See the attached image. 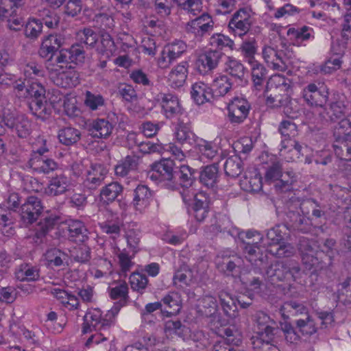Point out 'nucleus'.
<instances>
[{
    "instance_id": "nucleus-21",
    "label": "nucleus",
    "mask_w": 351,
    "mask_h": 351,
    "mask_svg": "<svg viewBox=\"0 0 351 351\" xmlns=\"http://www.w3.org/2000/svg\"><path fill=\"white\" fill-rule=\"evenodd\" d=\"M152 199V193L145 185H138L134 191L132 201L134 208L139 211H144L150 204Z\"/></svg>"
},
{
    "instance_id": "nucleus-27",
    "label": "nucleus",
    "mask_w": 351,
    "mask_h": 351,
    "mask_svg": "<svg viewBox=\"0 0 351 351\" xmlns=\"http://www.w3.org/2000/svg\"><path fill=\"white\" fill-rule=\"evenodd\" d=\"M10 117L13 120V125L8 126L14 129L20 138H26L31 131V123L27 118L23 114H18L10 110Z\"/></svg>"
},
{
    "instance_id": "nucleus-59",
    "label": "nucleus",
    "mask_w": 351,
    "mask_h": 351,
    "mask_svg": "<svg viewBox=\"0 0 351 351\" xmlns=\"http://www.w3.org/2000/svg\"><path fill=\"white\" fill-rule=\"evenodd\" d=\"M179 180L180 185L184 189H191L190 187L194 182L193 171L188 165H182L179 167Z\"/></svg>"
},
{
    "instance_id": "nucleus-45",
    "label": "nucleus",
    "mask_w": 351,
    "mask_h": 351,
    "mask_svg": "<svg viewBox=\"0 0 351 351\" xmlns=\"http://www.w3.org/2000/svg\"><path fill=\"white\" fill-rule=\"evenodd\" d=\"M137 167V159L135 156H128L116 165L114 171L118 176L124 177L134 171Z\"/></svg>"
},
{
    "instance_id": "nucleus-36",
    "label": "nucleus",
    "mask_w": 351,
    "mask_h": 351,
    "mask_svg": "<svg viewBox=\"0 0 351 351\" xmlns=\"http://www.w3.org/2000/svg\"><path fill=\"white\" fill-rule=\"evenodd\" d=\"M346 110V104L344 99H339L330 102L326 108V112L331 121H336L344 117Z\"/></svg>"
},
{
    "instance_id": "nucleus-42",
    "label": "nucleus",
    "mask_w": 351,
    "mask_h": 351,
    "mask_svg": "<svg viewBox=\"0 0 351 351\" xmlns=\"http://www.w3.org/2000/svg\"><path fill=\"white\" fill-rule=\"evenodd\" d=\"M289 92L271 90V93L267 97L266 104L273 108H282L289 102Z\"/></svg>"
},
{
    "instance_id": "nucleus-50",
    "label": "nucleus",
    "mask_w": 351,
    "mask_h": 351,
    "mask_svg": "<svg viewBox=\"0 0 351 351\" xmlns=\"http://www.w3.org/2000/svg\"><path fill=\"white\" fill-rule=\"evenodd\" d=\"M76 36L78 41L90 47H95L99 39L98 34L90 27L79 30Z\"/></svg>"
},
{
    "instance_id": "nucleus-13",
    "label": "nucleus",
    "mask_w": 351,
    "mask_h": 351,
    "mask_svg": "<svg viewBox=\"0 0 351 351\" xmlns=\"http://www.w3.org/2000/svg\"><path fill=\"white\" fill-rule=\"evenodd\" d=\"M263 58L267 66L277 71H283L287 69L285 54L270 46H265L262 49Z\"/></svg>"
},
{
    "instance_id": "nucleus-39",
    "label": "nucleus",
    "mask_w": 351,
    "mask_h": 351,
    "mask_svg": "<svg viewBox=\"0 0 351 351\" xmlns=\"http://www.w3.org/2000/svg\"><path fill=\"white\" fill-rule=\"evenodd\" d=\"M29 109L32 114L38 119H46L51 114V108L45 99L32 100Z\"/></svg>"
},
{
    "instance_id": "nucleus-23",
    "label": "nucleus",
    "mask_w": 351,
    "mask_h": 351,
    "mask_svg": "<svg viewBox=\"0 0 351 351\" xmlns=\"http://www.w3.org/2000/svg\"><path fill=\"white\" fill-rule=\"evenodd\" d=\"M195 149L201 160H213L219 150V146L213 141H208L203 138L197 139L195 142Z\"/></svg>"
},
{
    "instance_id": "nucleus-12",
    "label": "nucleus",
    "mask_w": 351,
    "mask_h": 351,
    "mask_svg": "<svg viewBox=\"0 0 351 351\" xmlns=\"http://www.w3.org/2000/svg\"><path fill=\"white\" fill-rule=\"evenodd\" d=\"M214 22L212 17L206 13L189 21L185 26L188 33L194 34L195 37H202L213 30Z\"/></svg>"
},
{
    "instance_id": "nucleus-26",
    "label": "nucleus",
    "mask_w": 351,
    "mask_h": 351,
    "mask_svg": "<svg viewBox=\"0 0 351 351\" xmlns=\"http://www.w3.org/2000/svg\"><path fill=\"white\" fill-rule=\"evenodd\" d=\"M69 179L64 174L57 175L53 177L47 187L45 189V193L51 196H57L64 193L69 186Z\"/></svg>"
},
{
    "instance_id": "nucleus-28",
    "label": "nucleus",
    "mask_w": 351,
    "mask_h": 351,
    "mask_svg": "<svg viewBox=\"0 0 351 351\" xmlns=\"http://www.w3.org/2000/svg\"><path fill=\"white\" fill-rule=\"evenodd\" d=\"M280 313L285 318H289L291 316L305 315L309 314L308 308L302 303L296 301L291 300L285 302L280 308Z\"/></svg>"
},
{
    "instance_id": "nucleus-37",
    "label": "nucleus",
    "mask_w": 351,
    "mask_h": 351,
    "mask_svg": "<svg viewBox=\"0 0 351 351\" xmlns=\"http://www.w3.org/2000/svg\"><path fill=\"white\" fill-rule=\"evenodd\" d=\"M239 50L245 61L248 64L257 61L255 58L257 52V43L254 38L243 40Z\"/></svg>"
},
{
    "instance_id": "nucleus-53",
    "label": "nucleus",
    "mask_w": 351,
    "mask_h": 351,
    "mask_svg": "<svg viewBox=\"0 0 351 351\" xmlns=\"http://www.w3.org/2000/svg\"><path fill=\"white\" fill-rule=\"evenodd\" d=\"M70 256L75 261L85 263L90 258V248L85 243H76V245L69 249Z\"/></svg>"
},
{
    "instance_id": "nucleus-29",
    "label": "nucleus",
    "mask_w": 351,
    "mask_h": 351,
    "mask_svg": "<svg viewBox=\"0 0 351 351\" xmlns=\"http://www.w3.org/2000/svg\"><path fill=\"white\" fill-rule=\"evenodd\" d=\"M81 132L71 126L63 127L58 132V138L60 143L66 146H71L76 144L81 139Z\"/></svg>"
},
{
    "instance_id": "nucleus-24",
    "label": "nucleus",
    "mask_w": 351,
    "mask_h": 351,
    "mask_svg": "<svg viewBox=\"0 0 351 351\" xmlns=\"http://www.w3.org/2000/svg\"><path fill=\"white\" fill-rule=\"evenodd\" d=\"M189 64L182 62L175 66L168 75L169 86L173 88H179L184 85L188 75Z\"/></svg>"
},
{
    "instance_id": "nucleus-52",
    "label": "nucleus",
    "mask_w": 351,
    "mask_h": 351,
    "mask_svg": "<svg viewBox=\"0 0 351 351\" xmlns=\"http://www.w3.org/2000/svg\"><path fill=\"white\" fill-rule=\"evenodd\" d=\"M14 223L13 213L10 210H6L0 206V229L2 233L9 236L12 234V226Z\"/></svg>"
},
{
    "instance_id": "nucleus-22",
    "label": "nucleus",
    "mask_w": 351,
    "mask_h": 351,
    "mask_svg": "<svg viewBox=\"0 0 351 351\" xmlns=\"http://www.w3.org/2000/svg\"><path fill=\"white\" fill-rule=\"evenodd\" d=\"M113 126L110 121L105 119H97L88 125V132L93 138H106L112 132Z\"/></svg>"
},
{
    "instance_id": "nucleus-19",
    "label": "nucleus",
    "mask_w": 351,
    "mask_h": 351,
    "mask_svg": "<svg viewBox=\"0 0 351 351\" xmlns=\"http://www.w3.org/2000/svg\"><path fill=\"white\" fill-rule=\"evenodd\" d=\"M318 243H300L299 250L306 269L310 270L317 263Z\"/></svg>"
},
{
    "instance_id": "nucleus-16",
    "label": "nucleus",
    "mask_w": 351,
    "mask_h": 351,
    "mask_svg": "<svg viewBox=\"0 0 351 351\" xmlns=\"http://www.w3.org/2000/svg\"><path fill=\"white\" fill-rule=\"evenodd\" d=\"M156 99L161 106L167 118H172L182 110L179 100L176 95L160 93L156 95Z\"/></svg>"
},
{
    "instance_id": "nucleus-54",
    "label": "nucleus",
    "mask_w": 351,
    "mask_h": 351,
    "mask_svg": "<svg viewBox=\"0 0 351 351\" xmlns=\"http://www.w3.org/2000/svg\"><path fill=\"white\" fill-rule=\"evenodd\" d=\"M267 237L271 241H286L290 239V231L285 225H278L268 231Z\"/></svg>"
},
{
    "instance_id": "nucleus-10",
    "label": "nucleus",
    "mask_w": 351,
    "mask_h": 351,
    "mask_svg": "<svg viewBox=\"0 0 351 351\" xmlns=\"http://www.w3.org/2000/svg\"><path fill=\"white\" fill-rule=\"evenodd\" d=\"M227 108L228 117L230 123L240 124L247 118L250 105L245 98L234 97L228 103Z\"/></svg>"
},
{
    "instance_id": "nucleus-44",
    "label": "nucleus",
    "mask_w": 351,
    "mask_h": 351,
    "mask_svg": "<svg viewBox=\"0 0 351 351\" xmlns=\"http://www.w3.org/2000/svg\"><path fill=\"white\" fill-rule=\"evenodd\" d=\"M351 117L340 119V121L333 129V136L336 140L351 137Z\"/></svg>"
},
{
    "instance_id": "nucleus-34",
    "label": "nucleus",
    "mask_w": 351,
    "mask_h": 351,
    "mask_svg": "<svg viewBox=\"0 0 351 351\" xmlns=\"http://www.w3.org/2000/svg\"><path fill=\"white\" fill-rule=\"evenodd\" d=\"M232 84L226 75L216 77L212 83V90L214 97H223L232 89Z\"/></svg>"
},
{
    "instance_id": "nucleus-4",
    "label": "nucleus",
    "mask_w": 351,
    "mask_h": 351,
    "mask_svg": "<svg viewBox=\"0 0 351 351\" xmlns=\"http://www.w3.org/2000/svg\"><path fill=\"white\" fill-rule=\"evenodd\" d=\"M175 163L171 158H162L152 165L148 176L152 180L170 189L176 187Z\"/></svg>"
},
{
    "instance_id": "nucleus-48",
    "label": "nucleus",
    "mask_w": 351,
    "mask_h": 351,
    "mask_svg": "<svg viewBox=\"0 0 351 351\" xmlns=\"http://www.w3.org/2000/svg\"><path fill=\"white\" fill-rule=\"evenodd\" d=\"M274 325L270 324L258 330V335L252 339L254 346H259L263 343H271L273 341L276 330Z\"/></svg>"
},
{
    "instance_id": "nucleus-18",
    "label": "nucleus",
    "mask_w": 351,
    "mask_h": 351,
    "mask_svg": "<svg viewBox=\"0 0 351 351\" xmlns=\"http://www.w3.org/2000/svg\"><path fill=\"white\" fill-rule=\"evenodd\" d=\"M107 173V169L102 165L92 164L86 171L84 185L90 189H96L101 184Z\"/></svg>"
},
{
    "instance_id": "nucleus-43",
    "label": "nucleus",
    "mask_w": 351,
    "mask_h": 351,
    "mask_svg": "<svg viewBox=\"0 0 351 351\" xmlns=\"http://www.w3.org/2000/svg\"><path fill=\"white\" fill-rule=\"evenodd\" d=\"M100 41L97 43V50L109 58L116 51V47L111 36L104 32L101 34Z\"/></svg>"
},
{
    "instance_id": "nucleus-1",
    "label": "nucleus",
    "mask_w": 351,
    "mask_h": 351,
    "mask_svg": "<svg viewBox=\"0 0 351 351\" xmlns=\"http://www.w3.org/2000/svg\"><path fill=\"white\" fill-rule=\"evenodd\" d=\"M281 135L285 137L281 141L280 155L285 158L287 162L300 158L304 154L303 147L295 140L291 139L297 134V126L291 121H282L278 128Z\"/></svg>"
},
{
    "instance_id": "nucleus-7",
    "label": "nucleus",
    "mask_w": 351,
    "mask_h": 351,
    "mask_svg": "<svg viewBox=\"0 0 351 351\" xmlns=\"http://www.w3.org/2000/svg\"><path fill=\"white\" fill-rule=\"evenodd\" d=\"M114 323L112 313H108L103 318L101 312L98 308L91 309L84 315L82 330L84 333L94 330L106 331Z\"/></svg>"
},
{
    "instance_id": "nucleus-30",
    "label": "nucleus",
    "mask_w": 351,
    "mask_h": 351,
    "mask_svg": "<svg viewBox=\"0 0 351 351\" xmlns=\"http://www.w3.org/2000/svg\"><path fill=\"white\" fill-rule=\"evenodd\" d=\"M219 179V167L217 164L206 166L200 172L199 181L207 188H214Z\"/></svg>"
},
{
    "instance_id": "nucleus-56",
    "label": "nucleus",
    "mask_w": 351,
    "mask_h": 351,
    "mask_svg": "<svg viewBox=\"0 0 351 351\" xmlns=\"http://www.w3.org/2000/svg\"><path fill=\"white\" fill-rule=\"evenodd\" d=\"M252 70V77L254 86L259 89L265 79L266 70L258 61L249 64Z\"/></svg>"
},
{
    "instance_id": "nucleus-5",
    "label": "nucleus",
    "mask_w": 351,
    "mask_h": 351,
    "mask_svg": "<svg viewBox=\"0 0 351 351\" xmlns=\"http://www.w3.org/2000/svg\"><path fill=\"white\" fill-rule=\"evenodd\" d=\"M266 182H275L276 190L285 192L289 191L291 185L295 181V174L292 171L282 172V165L280 162H273L267 169L265 175Z\"/></svg>"
},
{
    "instance_id": "nucleus-40",
    "label": "nucleus",
    "mask_w": 351,
    "mask_h": 351,
    "mask_svg": "<svg viewBox=\"0 0 351 351\" xmlns=\"http://www.w3.org/2000/svg\"><path fill=\"white\" fill-rule=\"evenodd\" d=\"M291 84V80L284 75H274L267 82V88L274 91L289 92Z\"/></svg>"
},
{
    "instance_id": "nucleus-64",
    "label": "nucleus",
    "mask_w": 351,
    "mask_h": 351,
    "mask_svg": "<svg viewBox=\"0 0 351 351\" xmlns=\"http://www.w3.org/2000/svg\"><path fill=\"white\" fill-rule=\"evenodd\" d=\"M337 298L339 302L343 304H351V283L347 279L339 286Z\"/></svg>"
},
{
    "instance_id": "nucleus-41",
    "label": "nucleus",
    "mask_w": 351,
    "mask_h": 351,
    "mask_svg": "<svg viewBox=\"0 0 351 351\" xmlns=\"http://www.w3.org/2000/svg\"><path fill=\"white\" fill-rule=\"evenodd\" d=\"M20 281H36L39 278V269L28 264H22L15 273Z\"/></svg>"
},
{
    "instance_id": "nucleus-17",
    "label": "nucleus",
    "mask_w": 351,
    "mask_h": 351,
    "mask_svg": "<svg viewBox=\"0 0 351 351\" xmlns=\"http://www.w3.org/2000/svg\"><path fill=\"white\" fill-rule=\"evenodd\" d=\"M224 71L232 76L240 86H243L247 82L245 68L243 64L232 57H227L224 64Z\"/></svg>"
},
{
    "instance_id": "nucleus-55",
    "label": "nucleus",
    "mask_w": 351,
    "mask_h": 351,
    "mask_svg": "<svg viewBox=\"0 0 351 351\" xmlns=\"http://www.w3.org/2000/svg\"><path fill=\"white\" fill-rule=\"evenodd\" d=\"M161 302L171 310L170 314H176L181 308L182 300L178 292L169 293L162 299Z\"/></svg>"
},
{
    "instance_id": "nucleus-63",
    "label": "nucleus",
    "mask_w": 351,
    "mask_h": 351,
    "mask_svg": "<svg viewBox=\"0 0 351 351\" xmlns=\"http://www.w3.org/2000/svg\"><path fill=\"white\" fill-rule=\"evenodd\" d=\"M56 219L53 217H46L40 221L36 228L35 236L38 239H42L45 237L50 231L53 229Z\"/></svg>"
},
{
    "instance_id": "nucleus-15",
    "label": "nucleus",
    "mask_w": 351,
    "mask_h": 351,
    "mask_svg": "<svg viewBox=\"0 0 351 351\" xmlns=\"http://www.w3.org/2000/svg\"><path fill=\"white\" fill-rule=\"evenodd\" d=\"M302 97L310 107H322L326 103L328 96L323 94L314 83L306 85L302 90Z\"/></svg>"
},
{
    "instance_id": "nucleus-49",
    "label": "nucleus",
    "mask_w": 351,
    "mask_h": 351,
    "mask_svg": "<svg viewBox=\"0 0 351 351\" xmlns=\"http://www.w3.org/2000/svg\"><path fill=\"white\" fill-rule=\"evenodd\" d=\"M49 63L54 66L61 67V69L69 68L67 65L71 63V62L68 49H62L58 53H56L55 56H51L45 63L47 69Z\"/></svg>"
},
{
    "instance_id": "nucleus-47",
    "label": "nucleus",
    "mask_w": 351,
    "mask_h": 351,
    "mask_svg": "<svg viewBox=\"0 0 351 351\" xmlns=\"http://www.w3.org/2000/svg\"><path fill=\"white\" fill-rule=\"evenodd\" d=\"M122 189L121 185L118 182H111L101 189V198L104 202H112L122 192Z\"/></svg>"
},
{
    "instance_id": "nucleus-32",
    "label": "nucleus",
    "mask_w": 351,
    "mask_h": 351,
    "mask_svg": "<svg viewBox=\"0 0 351 351\" xmlns=\"http://www.w3.org/2000/svg\"><path fill=\"white\" fill-rule=\"evenodd\" d=\"M243 261L241 257L232 255L231 256H218L216 259L217 268L222 272L229 274L242 265Z\"/></svg>"
},
{
    "instance_id": "nucleus-6",
    "label": "nucleus",
    "mask_w": 351,
    "mask_h": 351,
    "mask_svg": "<svg viewBox=\"0 0 351 351\" xmlns=\"http://www.w3.org/2000/svg\"><path fill=\"white\" fill-rule=\"evenodd\" d=\"M47 71L51 80L58 86L72 88L80 84V75L71 66L69 68L61 69V67L49 63Z\"/></svg>"
},
{
    "instance_id": "nucleus-33",
    "label": "nucleus",
    "mask_w": 351,
    "mask_h": 351,
    "mask_svg": "<svg viewBox=\"0 0 351 351\" xmlns=\"http://www.w3.org/2000/svg\"><path fill=\"white\" fill-rule=\"evenodd\" d=\"M266 274L273 283L288 278L286 261H279L271 264L267 268Z\"/></svg>"
},
{
    "instance_id": "nucleus-3",
    "label": "nucleus",
    "mask_w": 351,
    "mask_h": 351,
    "mask_svg": "<svg viewBox=\"0 0 351 351\" xmlns=\"http://www.w3.org/2000/svg\"><path fill=\"white\" fill-rule=\"evenodd\" d=\"M183 202L188 206L189 213L201 222L208 214V197L204 193H195L193 189L180 191Z\"/></svg>"
},
{
    "instance_id": "nucleus-20",
    "label": "nucleus",
    "mask_w": 351,
    "mask_h": 351,
    "mask_svg": "<svg viewBox=\"0 0 351 351\" xmlns=\"http://www.w3.org/2000/svg\"><path fill=\"white\" fill-rule=\"evenodd\" d=\"M315 32L312 27L303 25L297 27H290L287 35L294 45L301 46L304 42L314 39Z\"/></svg>"
},
{
    "instance_id": "nucleus-8",
    "label": "nucleus",
    "mask_w": 351,
    "mask_h": 351,
    "mask_svg": "<svg viewBox=\"0 0 351 351\" xmlns=\"http://www.w3.org/2000/svg\"><path fill=\"white\" fill-rule=\"evenodd\" d=\"M252 9L243 7L235 12L228 23V27L235 34L242 36L250 30L252 25Z\"/></svg>"
},
{
    "instance_id": "nucleus-25",
    "label": "nucleus",
    "mask_w": 351,
    "mask_h": 351,
    "mask_svg": "<svg viewBox=\"0 0 351 351\" xmlns=\"http://www.w3.org/2000/svg\"><path fill=\"white\" fill-rule=\"evenodd\" d=\"M191 94L198 105L209 101L214 97L212 88L202 82H197L192 85Z\"/></svg>"
},
{
    "instance_id": "nucleus-46",
    "label": "nucleus",
    "mask_w": 351,
    "mask_h": 351,
    "mask_svg": "<svg viewBox=\"0 0 351 351\" xmlns=\"http://www.w3.org/2000/svg\"><path fill=\"white\" fill-rule=\"evenodd\" d=\"M165 330L169 335L175 334L183 339L186 338L190 333L189 328L184 325H182L181 322L179 320H169L166 322Z\"/></svg>"
},
{
    "instance_id": "nucleus-51",
    "label": "nucleus",
    "mask_w": 351,
    "mask_h": 351,
    "mask_svg": "<svg viewBox=\"0 0 351 351\" xmlns=\"http://www.w3.org/2000/svg\"><path fill=\"white\" fill-rule=\"evenodd\" d=\"M195 134L189 125L180 123L178 125L176 131V138L181 144H191L195 141Z\"/></svg>"
},
{
    "instance_id": "nucleus-60",
    "label": "nucleus",
    "mask_w": 351,
    "mask_h": 351,
    "mask_svg": "<svg viewBox=\"0 0 351 351\" xmlns=\"http://www.w3.org/2000/svg\"><path fill=\"white\" fill-rule=\"evenodd\" d=\"M224 171L227 176L236 178L242 172L241 161L237 157L227 158L224 164Z\"/></svg>"
},
{
    "instance_id": "nucleus-61",
    "label": "nucleus",
    "mask_w": 351,
    "mask_h": 351,
    "mask_svg": "<svg viewBox=\"0 0 351 351\" xmlns=\"http://www.w3.org/2000/svg\"><path fill=\"white\" fill-rule=\"evenodd\" d=\"M130 284L132 290L143 293L148 284L147 276L138 272H134L130 276Z\"/></svg>"
},
{
    "instance_id": "nucleus-11",
    "label": "nucleus",
    "mask_w": 351,
    "mask_h": 351,
    "mask_svg": "<svg viewBox=\"0 0 351 351\" xmlns=\"http://www.w3.org/2000/svg\"><path fill=\"white\" fill-rule=\"evenodd\" d=\"M43 210V206L39 198L35 196L27 197L20 209L23 223L26 225L33 223L38 219Z\"/></svg>"
},
{
    "instance_id": "nucleus-14",
    "label": "nucleus",
    "mask_w": 351,
    "mask_h": 351,
    "mask_svg": "<svg viewBox=\"0 0 351 351\" xmlns=\"http://www.w3.org/2000/svg\"><path fill=\"white\" fill-rule=\"evenodd\" d=\"M222 53L217 50H209L199 56L196 66L200 73L205 74L215 69L221 58Z\"/></svg>"
},
{
    "instance_id": "nucleus-58",
    "label": "nucleus",
    "mask_w": 351,
    "mask_h": 351,
    "mask_svg": "<svg viewBox=\"0 0 351 351\" xmlns=\"http://www.w3.org/2000/svg\"><path fill=\"white\" fill-rule=\"evenodd\" d=\"M84 103L86 108L94 111L103 106L104 105L105 100L103 96L100 94L93 93L92 92L87 90L85 93Z\"/></svg>"
},
{
    "instance_id": "nucleus-2",
    "label": "nucleus",
    "mask_w": 351,
    "mask_h": 351,
    "mask_svg": "<svg viewBox=\"0 0 351 351\" xmlns=\"http://www.w3.org/2000/svg\"><path fill=\"white\" fill-rule=\"evenodd\" d=\"M32 147L29 165L34 171L39 173H49L56 169V162L44 155L49 152L46 139L39 136L33 143Z\"/></svg>"
},
{
    "instance_id": "nucleus-38",
    "label": "nucleus",
    "mask_w": 351,
    "mask_h": 351,
    "mask_svg": "<svg viewBox=\"0 0 351 351\" xmlns=\"http://www.w3.org/2000/svg\"><path fill=\"white\" fill-rule=\"evenodd\" d=\"M242 182L245 185V189L248 191L258 192L263 186L262 177L256 169L247 172Z\"/></svg>"
},
{
    "instance_id": "nucleus-35",
    "label": "nucleus",
    "mask_w": 351,
    "mask_h": 351,
    "mask_svg": "<svg viewBox=\"0 0 351 351\" xmlns=\"http://www.w3.org/2000/svg\"><path fill=\"white\" fill-rule=\"evenodd\" d=\"M296 328L304 336H311L317 332V324L311 315L304 318H300L295 322Z\"/></svg>"
},
{
    "instance_id": "nucleus-62",
    "label": "nucleus",
    "mask_w": 351,
    "mask_h": 351,
    "mask_svg": "<svg viewBox=\"0 0 351 351\" xmlns=\"http://www.w3.org/2000/svg\"><path fill=\"white\" fill-rule=\"evenodd\" d=\"M77 104V100L75 95L67 94L64 97L62 106L69 117H75L80 114V110Z\"/></svg>"
},
{
    "instance_id": "nucleus-57",
    "label": "nucleus",
    "mask_w": 351,
    "mask_h": 351,
    "mask_svg": "<svg viewBox=\"0 0 351 351\" xmlns=\"http://www.w3.org/2000/svg\"><path fill=\"white\" fill-rule=\"evenodd\" d=\"M174 1L187 14L197 15L202 10L201 0H174Z\"/></svg>"
},
{
    "instance_id": "nucleus-9",
    "label": "nucleus",
    "mask_w": 351,
    "mask_h": 351,
    "mask_svg": "<svg viewBox=\"0 0 351 351\" xmlns=\"http://www.w3.org/2000/svg\"><path fill=\"white\" fill-rule=\"evenodd\" d=\"M186 44L180 40H176L166 45L158 58V66L161 69L169 67L173 62L186 52Z\"/></svg>"
},
{
    "instance_id": "nucleus-31",
    "label": "nucleus",
    "mask_w": 351,
    "mask_h": 351,
    "mask_svg": "<svg viewBox=\"0 0 351 351\" xmlns=\"http://www.w3.org/2000/svg\"><path fill=\"white\" fill-rule=\"evenodd\" d=\"M197 308L202 315L215 319L218 310L217 300L213 296L205 295L199 300Z\"/></svg>"
}]
</instances>
